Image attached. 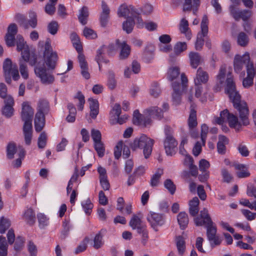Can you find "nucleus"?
I'll list each match as a JSON object with an SVG mask.
<instances>
[{
  "label": "nucleus",
  "instance_id": "obj_38",
  "mask_svg": "<svg viewBox=\"0 0 256 256\" xmlns=\"http://www.w3.org/2000/svg\"><path fill=\"white\" fill-rule=\"evenodd\" d=\"M176 246L179 254L182 256L186 250V243L182 236H178L176 238Z\"/></svg>",
  "mask_w": 256,
  "mask_h": 256
},
{
  "label": "nucleus",
  "instance_id": "obj_31",
  "mask_svg": "<svg viewBox=\"0 0 256 256\" xmlns=\"http://www.w3.org/2000/svg\"><path fill=\"white\" fill-rule=\"evenodd\" d=\"M190 64L194 68H196L202 62V59L200 55L196 52H191L188 54Z\"/></svg>",
  "mask_w": 256,
  "mask_h": 256
},
{
  "label": "nucleus",
  "instance_id": "obj_12",
  "mask_svg": "<svg viewBox=\"0 0 256 256\" xmlns=\"http://www.w3.org/2000/svg\"><path fill=\"white\" fill-rule=\"evenodd\" d=\"M206 228V236L212 246L220 245L222 242L220 237L216 236L217 228L213 222L204 224Z\"/></svg>",
  "mask_w": 256,
  "mask_h": 256
},
{
  "label": "nucleus",
  "instance_id": "obj_27",
  "mask_svg": "<svg viewBox=\"0 0 256 256\" xmlns=\"http://www.w3.org/2000/svg\"><path fill=\"white\" fill-rule=\"evenodd\" d=\"M88 101L90 103V116L92 118H96L99 112V104L97 100L89 98Z\"/></svg>",
  "mask_w": 256,
  "mask_h": 256
},
{
  "label": "nucleus",
  "instance_id": "obj_13",
  "mask_svg": "<svg viewBox=\"0 0 256 256\" xmlns=\"http://www.w3.org/2000/svg\"><path fill=\"white\" fill-rule=\"evenodd\" d=\"M146 219L152 228L158 231V228L163 226L165 223V216L164 214L150 212L148 214Z\"/></svg>",
  "mask_w": 256,
  "mask_h": 256
},
{
  "label": "nucleus",
  "instance_id": "obj_33",
  "mask_svg": "<svg viewBox=\"0 0 256 256\" xmlns=\"http://www.w3.org/2000/svg\"><path fill=\"white\" fill-rule=\"evenodd\" d=\"M106 48V46H102L96 52L97 54L95 60L98 64L100 70H101L102 63L106 64L109 62L108 60L105 59L103 56Z\"/></svg>",
  "mask_w": 256,
  "mask_h": 256
},
{
  "label": "nucleus",
  "instance_id": "obj_39",
  "mask_svg": "<svg viewBox=\"0 0 256 256\" xmlns=\"http://www.w3.org/2000/svg\"><path fill=\"white\" fill-rule=\"evenodd\" d=\"M67 108L69 110V114L67 116L66 120L68 122H73L76 120V108L74 106L72 103L68 104Z\"/></svg>",
  "mask_w": 256,
  "mask_h": 256
},
{
  "label": "nucleus",
  "instance_id": "obj_46",
  "mask_svg": "<svg viewBox=\"0 0 256 256\" xmlns=\"http://www.w3.org/2000/svg\"><path fill=\"white\" fill-rule=\"evenodd\" d=\"M107 86L110 90H114L116 86V80L115 78V74L112 71H109L108 74Z\"/></svg>",
  "mask_w": 256,
  "mask_h": 256
},
{
  "label": "nucleus",
  "instance_id": "obj_25",
  "mask_svg": "<svg viewBox=\"0 0 256 256\" xmlns=\"http://www.w3.org/2000/svg\"><path fill=\"white\" fill-rule=\"evenodd\" d=\"M34 128L36 132L42 130L45 125L44 114L40 112H36L34 118Z\"/></svg>",
  "mask_w": 256,
  "mask_h": 256
},
{
  "label": "nucleus",
  "instance_id": "obj_4",
  "mask_svg": "<svg viewBox=\"0 0 256 256\" xmlns=\"http://www.w3.org/2000/svg\"><path fill=\"white\" fill-rule=\"evenodd\" d=\"M154 143L153 139L142 134L138 137H136L130 144V146L132 150L137 148L143 149V154L145 158L147 159L151 155L152 147Z\"/></svg>",
  "mask_w": 256,
  "mask_h": 256
},
{
  "label": "nucleus",
  "instance_id": "obj_14",
  "mask_svg": "<svg viewBox=\"0 0 256 256\" xmlns=\"http://www.w3.org/2000/svg\"><path fill=\"white\" fill-rule=\"evenodd\" d=\"M248 64H253L250 62V58L249 54L246 52L242 56L240 55H236L234 57V71L238 73L242 69L244 66Z\"/></svg>",
  "mask_w": 256,
  "mask_h": 256
},
{
  "label": "nucleus",
  "instance_id": "obj_34",
  "mask_svg": "<svg viewBox=\"0 0 256 256\" xmlns=\"http://www.w3.org/2000/svg\"><path fill=\"white\" fill-rule=\"evenodd\" d=\"M154 48L152 45H150L146 48L143 54L142 58L146 63H150L154 58Z\"/></svg>",
  "mask_w": 256,
  "mask_h": 256
},
{
  "label": "nucleus",
  "instance_id": "obj_8",
  "mask_svg": "<svg viewBox=\"0 0 256 256\" xmlns=\"http://www.w3.org/2000/svg\"><path fill=\"white\" fill-rule=\"evenodd\" d=\"M34 72L36 76L39 78L41 82L46 84H51L54 80V77L50 72L48 68H46L44 62H40L34 67Z\"/></svg>",
  "mask_w": 256,
  "mask_h": 256
},
{
  "label": "nucleus",
  "instance_id": "obj_18",
  "mask_svg": "<svg viewBox=\"0 0 256 256\" xmlns=\"http://www.w3.org/2000/svg\"><path fill=\"white\" fill-rule=\"evenodd\" d=\"M4 106L2 108V114L6 118H11L14 114V100L12 96H8L4 100Z\"/></svg>",
  "mask_w": 256,
  "mask_h": 256
},
{
  "label": "nucleus",
  "instance_id": "obj_5",
  "mask_svg": "<svg viewBox=\"0 0 256 256\" xmlns=\"http://www.w3.org/2000/svg\"><path fill=\"white\" fill-rule=\"evenodd\" d=\"M44 60L48 68V70H54L56 66L58 60L57 52L52 50L50 42L49 40L46 41L44 52Z\"/></svg>",
  "mask_w": 256,
  "mask_h": 256
},
{
  "label": "nucleus",
  "instance_id": "obj_63",
  "mask_svg": "<svg viewBox=\"0 0 256 256\" xmlns=\"http://www.w3.org/2000/svg\"><path fill=\"white\" fill-rule=\"evenodd\" d=\"M82 206L86 214H90L91 213L92 210L93 208V204L89 198H88L85 201L82 202Z\"/></svg>",
  "mask_w": 256,
  "mask_h": 256
},
{
  "label": "nucleus",
  "instance_id": "obj_17",
  "mask_svg": "<svg viewBox=\"0 0 256 256\" xmlns=\"http://www.w3.org/2000/svg\"><path fill=\"white\" fill-rule=\"evenodd\" d=\"M138 13L132 6H128L125 4H122L118 10V15L119 17H124L127 19L136 18Z\"/></svg>",
  "mask_w": 256,
  "mask_h": 256
},
{
  "label": "nucleus",
  "instance_id": "obj_44",
  "mask_svg": "<svg viewBox=\"0 0 256 256\" xmlns=\"http://www.w3.org/2000/svg\"><path fill=\"white\" fill-rule=\"evenodd\" d=\"M200 4V0H193V5L192 4V0H184L183 11H190L192 10V6L197 8L199 6Z\"/></svg>",
  "mask_w": 256,
  "mask_h": 256
},
{
  "label": "nucleus",
  "instance_id": "obj_56",
  "mask_svg": "<svg viewBox=\"0 0 256 256\" xmlns=\"http://www.w3.org/2000/svg\"><path fill=\"white\" fill-rule=\"evenodd\" d=\"M94 148L98 156L100 158L103 157L105 152V148L103 142H100L94 143Z\"/></svg>",
  "mask_w": 256,
  "mask_h": 256
},
{
  "label": "nucleus",
  "instance_id": "obj_35",
  "mask_svg": "<svg viewBox=\"0 0 256 256\" xmlns=\"http://www.w3.org/2000/svg\"><path fill=\"white\" fill-rule=\"evenodd\" d=\"M200 201L197 197H194L189 202V212L190 214L194 216H196L199 210L198 205Z\"/></svg>",
  "mask_w": 256,
  "mask_h": 256
},
{
  "label": "nucleus",
  "instance_id": "obj_64",
  "mask_svg": "<svg viewBox=\"0 0 256 256\" xmlns=\"http://www.w3.org/2000/svg\"><path fill=\"white\" fill-rule=\"evenodd\" d=\"M240 204L242 206L248 208L250 210H256V200H254L252 202H250L248 199L242 198L240 200Z\"/></svg>",
  "mask_w": 256,
  "mask_h": 256
},
{
  "label": "nucleus",
  "instance_id": "obj_55",
  "mask_svg": "<svg viewBox=\"0 0 256 256\" xmlns=\"http://www.w3.org/2000/svg\"><path fill=\"white\" fill-rule=\"evenodd\" d=\"M10 226V220L8 218L2 217L0 220V233L2 234H4Z\"/></svg>",
  "mask_w": 256,
  "mask_h": 256
},
{
  "label": "nucleus",
  "instance_id": "obj_50",
  "mask_svg": "<svg viewBox=\"0 0 256 256\" xmlns=\"http://www.w3.org/2000/svg\"><path fill=\"white\" fill-rule=\"evenodd\" d=\"M8 245L6 238L0 236V256H7Z\"/></svg>",
  "mask_w": 256,
  "mask_h": 256
},
{
  "label": "nucleus",
  "instance_id": "obj_10",
  "mask_svg": "<svg viewBox=\"0 0 256 256\" xmlns=\"http://www.w3.org/2000/svg\"><path fill=\"white\" fill-rule=\"evenodd\" d=\"M30 19L23 14H18L16 15V20L20 26L24 29H28L30 27L34 28L38 24L37 16L36 13L32 12L29 15Z\"/></svg>",
  "mask_w": 256,
  "mask_h": 256
},
{
  "label": "nucleus",
  "instance_id": "obj_23",
  "mask_svg": "<svg viewBox=\"0 0 256 256\" xmlns=\"http://www.w3.org/2000/svg\"><path fill=\"white\" fill-rule=\"evenodd\" d=\"M22 60L26 62V63L28 62L29 64L35 66L39 62H37V56L36 54H30L29 50H24L22 52Z\"/></svg>",
  "mask_w": 256,
  "mask_h": 256
},
{
  "label": "nucleus",
  "instance_id": "obj_24",
  "mask_svg": "<svg viewBox=\"0 0 256 256\" xmlns=\"http://www.w3.org/2000/svg\"><path fill=\"white\" fill-rule=\"evenodd\" d=\"M233 166L236 170H239V172H238L236 173V176L238 178H245L248 177L250 176V172L248 170V166L244 164L236 163L234 164Z\"/></svg>",
  "mask_w": 256,
  "mask_h": 256
},
{
  "label": "nucleus",
  "instance_id": "obj_3",
  "mask_svg": "<svg viewBox=\"0 0 256 256\" xmlns=\"http://www.w3.org/2000/svg\"><path fill=\"white\" fill-rule=\"evenodd\" d=\"M148 116H145L140 114L138 110H135L133 114V123L137 126H146L151 123L150 117L160 120L163 118V110L157 106L152 107L146 110Z\"/></svg>",
  "mask_w": 256,
  "mask_h": 256
},
{
  "label": "nucleus",
  "instance_id": "obj_28",
  "mask_svg": "<svg viewBox=\"0 0 256 256\" xmlns=\"http://www.w3.org/2000/svg\"><path fill=\"white\" fill-rule=\"evenodd\" d=\"M228 139L224 136L220 135L217 144V150L219 154H224L226 152V145L228 144Z\"/></svg>",
  "mask_w": 256,
  "mask_h": 256
},
{
  "label": "nucleus",
  "instance_id": "obj_20",
  "mask_svg": "<svg viewBox=\"0 0 256 256\" xmlns=\"http://www.w3.org/2000/svg\"><path fill=\"white\" fill-rule=\"evenodd\" d=\"M208 79L209 75L208 72L202 68L200 67L196 71V77L194 78L195 85L206 84L208 82Z\"/></svg>",
  "mask_w": 256,
  "mask_h": 256
},
{
  "label": "nucleus",
  "instance_id": "obj_42",
  "mask_svg": "<svg viewBox=\"0 0 256 256\" xmlns=\"http://www.w3.org/2000/svg\"><path fill=\"white\" fill-rule=\"evenodd\" d=\"M163 170L158 168L151 178L150 184L152 186H157L159 184L160 179L163 174Z\"/></svg>",
  "mask_w": 256,
  "mask_h": 256
},
{
  "label": "nucleus",
  "instance_id": "obj_54",
  "mask_svg": "<svg viewBox=\"0 0 256 256\" xmlns=\"http://www.w3.org/2000/svg\"><path fill=\"white\" fill-rule=\"evenodd\" d=\"M16 152V144L14 142L9 143L6 148V154L8 158L12 159Z\"/></svg>",
  "mask_w": 256,
  "mask_h": 256
},
{
  "label": "nucleus",
  "instance_id": "obj_11",
  "mask_svg": "<svg viewBox=\"0 0 256 256\" xmlns=\"http://www.w3.org/2000/svg\"><path fill=\"white\" fill-rule=\"evenodd\" d=\"M208 20L206 15H204L200 24V32L198 34L197 38L195 42V48L197 50H200L204 44V38L208 33Z\"/></svg>",
  "mask_w": 256,
  "mask_h": 256
},
{
  "label": "nucleus",
  "instance_id": "obj_1",
  "mask_svg": "<svg viewBox=\"0 0 256 256\" xmlns=\"http://www.w3.org/2000/svg\"><path fill=\"white\" fill-rule=\"evenodd\" d=\"M226 92L233 104L234 107L239 112L240 118L244 126L250 124L248 108L246 103L241 100V96L236 90V84L232 73L227 74Z\"/></svg>",
  "mask_w": 256,
  "mask_h": 256
},
{
  "label": "nucleus",
  "instance_id": "obj_53",
  "mask_svg": "<svg viewBox=\"0 0 256 256\" xmlns=\"http://www.w3.org/2000/svg\"><path fill=\"white\" fill-rule=\"evenodd\" d=\"M16 46L17 50L19 52L22 51V52L24 50H28L23 37L20 34L16 36Z\"/></svg>",
  "mask_w": 256,
  "mask_h": 256
},
{
  "label": "nucleus",
  "instance_id": "obj_41",
  "mask_svg": "<svg viewBox=\"0 0 256 256\" xmlns=\"http://www.w3.org/2000/svg\"><path fill=\"white\" fill-rule=\"evenodd\" d=\"M106 232V230L102 229L95 236L94 240V245L93 246L95 249H98L102 247L103 245L104 242L102 240V233H104Z\"/></svg>",
  "mask_w": 256,
  "mask_h": 256
},
{
  "label": "nucleus",
  "instance_id": "obj_58",
  "mask_svg": "<svg viewBox=\"0 0 256 256\" xmlns=\"http://www.w3.org/2000/svg\"><path fill=\"white\" fill-rule=\"evenodd\" d=\"M129 224L133 230H136V227L142 224L140 218L137 215L134 214L130 221Z\"/></svg>",
  "mask_w": 256,
  "mask_h": 256
},
{
  "label": "nucleus",
  "instance_id": "obj_9",
  "mask_svg": "<svg viewBox=\"0 0 256 256\" xmlns=\"http://www.w3.org/2000/svg\"><path fill=\"white\" fill-rule=\"evenodd\" d=\"M166 138L164 141V148L167 155L172 156L175 152L178 142L173 136V132L171 128L166 126L164 128Z\"/></svg>",
  "mask_w": 256,
  "mask_h": 256
},
{
  "label": "nucleus",
  "instance_id": "obj_16",
  "mask_svg": "<svg viewBox=\"0 0 256 256\" xmlns=\"http://www.w3.org/2000/svg\"><path fill=\"white\" fill-rule=\"evenodd\" d=\"M2 68L4 73L12 74L14 80H17L20 78L18 66L16 64L12 63L10 59L7 58L5 60Z\"/></svg>",
  "mask_w": 256,
  "mask_h": 256
},
{
  "label": "nucleus",
  "instance_id": "obj_2",
  "mask_svg": "<svg viewBox=\"0 0 256 256\" xmlns=\"http://www.w3.org/2000/svg\"><path fill=\"white\" fill-rule=\"evenodd\" d=\"M34 114V110L28 102H24L22 104L21 118L24 122L23 133L24 142L28 146L30 144L32 136V120Z\"/></svg>",
  "mask_w": 256,
  "mask_h": 256
},
{
  "label": "nucleus",
  "instance_id": "obj_22",
  "mask_svg": "<svg viewBox=\"0 0 256 256\" xmlns=\"http://www.w3.org/2000/svg\"><path fill=\"white\" fill-rule=\"evenodd\" d=\"M78 60L81 69L80 72L82 76L86 80L90 78L88 72V64L86 60L84 54L78 56Z\"/></svg>",
  "mask_w": 256,
  "mask_h": 256
},
{
  "label": "nucleus",
  "instance_id": "obj_29",
  "mask_svg": "<svg viewBox=\"0 0 256 256\" xmlns=\"http://www.w3.org/2000/svg\"><path fill=\"white\" fill-rule=\"evenodd\" d=\"M186 48L187 46L186 42H177L174 46V53H172L170 55L171 60L172 61L176 56L180 55L182 52L186 50Z\"/></svg>",
  "mask_w": 256,
  "mask_h": 256
},
{
  "label": "nucleus",
  "instance_id": "obj_52",
  "mask_svg": "<svg viewBox=\"0 0 256 256\" xmlns=\"http://www.w3.org/2000/svg\"><path fill=\"white\" fill-rule=\"evenodd\" d=\"M180 68L175 66L170 68L168 72V78L169 80L172 81L176 78L180 74Z\"/></svg>",
  "mask_w": 256,
  "mask_h": 256
},
{
  "label": "nucleus",
  "instance_id": "obj_21",
  "mask_svg": "<svg viewBox=\"0 0 256 256\" xmlns=\"http://www.w3.org/2000/svg\"><path fill=\"white\" fill-rule=\"evenodd\" d=\"M247 76L242 81V86L244 88H248L252 86L254 76V68L253 64L247 66Z\"/></svg>",
  "mask_w": 256,
  "mask_h": 256
},
{
  "label": "nucleus",
  "instance_id": "obj_45",
  "mask_svg": "<svg viewBox=\"0 0 256 256\" xmlns=\"http://www.w3.org/2000/svg\"><path fill=\"white\" fill-rule=\"evenodd\" d=\"M134 24V18L127 19L122 24V29L127 34H130L132 32Z\"/></svg>",
  "mask_w": 256,
  "mask_h": 256
},
{
  "label": "nucleus",
  "instance_id": "obj_37",
  "mask_svg": "<svg viewBox=\"0 0 256 256\" xmlns=\"http://www.w3.org/2000/svg\"><path fill=\"white\" fill-rule=\"evenodd\" d=\"M188 124L190 128L196 127L197 124L196 112V110L191 106L190 112L188 119Z\"/></svg>",
  "mask_w": 256,
  "mask_h": 256
},
{
  "label": "nucleus",
  "instance_id": "obj_15",
  "mask_svg": "<svg viewBox=\"0 0 256 256\" xmlns=\"http://www.w3.org/2000/svg\"><path fill=\"white\" fill-rule=\"evenodd\" d=\"M230 12L234 18L238 21L242 19L244 21L248 20L252 15V12L248 10H240L235 6L231 5L230 6Z\"/></svg>",
  "mask_w": 256,
  "mask_h": 256
},
{
  "label": "nucleus",
  "instance_id": "obj_48",
  "mask_svg": "<svg viewBox=\"0 0 256 256\" xmlns=\"http://www.w3.org/2000/svg\"><path fill=\"white\" fill-rule=\"evenodd\" d=\"M237 42L240 46H246L249 42L248 37L244 32H240L238 36Z\"/></svg>",
  "mask_w": 256,
  "mask_h": 256
},
{
  "label": "nucleus",
  "instance_id": "obj_40",
  "mask_svg": "<svg viewBox=\"0 0 256 256\" xmlns=\"http://www.w3.org/2000/svg\"><path fill=\"white\" fill-rule=\"evenodd\" d=\"M88 15L89 14L88 7L84 6L80 10V14L78 16V20L82 24L85 25L87 23Z\"/></svg>",
  "mask_w": 256,
  "mask_h": 256
},
{
  "label": "nucleus",
  "instance_id": "obj_61",
  "mask_svg": "<svg viewBox=\"0 0 256 256\" xmlns=\"http://www.w3.org/2000/svg\"><path fill=\"white\" fill-rule=\"evenodd\" d=\"M83 34L88 39H95L97 38L96 32L93 30L88 27L84 28Z\"/></svg>",
  "mask_w": 256,
  "mask_h": 256
},
{
  "label": "nucleus",
  "instance_id": "obj_32",
  "mask_svg": "<svg viewBox=\"0 0 256 256\" xmlns=\"http://www.w3.org/2000/svg\"><path fill=\"white\" fill-rule=\"evenodd\" d=\"M177 220L181 230H185L188 224L189 218L187 214L185 212H180L177 216Z\"/></svg>",
  "mask_w": 256,
  "mask_h": 256
},
{
  "label": "nucleus",
  "instance_id": "obj_60",
  "mask_svg": "<svg viewBox=\"0 0 256 256\" xmlns=\"http://www.w3.org/2000/svg\"><path fill=\"white\" fill-rule=\"evenodd\" d=\"M89 240L88 238L86 237L76 248L75 253L76 254H78L84 251L87 248V244L89 242Z\"/></svg>",
  "mask_w": 256,
  "mask_h": 256
},
{
  "label": "nucleus",
  "instance_id": "obj_19",
  "mask_svg": "<svg viewBox=\"0 0 256 256\" xmlns=\"http://www.w3.org/2000/svg\"><path fill=\"white\" fill-rule=\"evenodd\" d=\"M194 222L196 226H202L204 224L212 223V222L208 210L206 208H204L200 212V216L196 218Z\"/></svg>",
  "mask_w": 256,
  "mask_h": 256
},
{
  "label": "nucleus",
  "instance_id": "obj_57",
  "mask_svg": "<svg viewBox=\"0 0 256 256\" xmlns=\"http://www.w3.org/2000/svg\"><path fill=\"white\" fill-rule=\"evenodd\" d=\"M59 25L56 21L52 20L48 25V31L52 35H55L58 30Z\"/></svg>",
  "mask_w": 256,
  "mask_h": 256
},
{
  "label": "nucleus",
  "instance_id": "obj_7",
  "mask_svg": "<svg viewBox=\"0 0 256 256\" xmlns=\"http://www.w3.org/2000/svg\"><path fill=\"white\" fill-rule=\"evenodd\" d=\"M34 72L36 76L39 78L41 82L46 84H51L54 80V77L50 72L48 68H46L44 62H40L34 67Z\"/></svg>",
  "mask_w": 256,
  "mask_h": 256
},
{
  "label": "nucleus",
  "instance_id": "obj_49",
  "mask_svg": "<svg viewBox=\"0 0 256 256\" xmlns=\"http://www.w3.org/2000/svg\"><path fill=\"white\" fill-rule=\"evenodd\" d=\"M48 136L45 132H43L40 134L38 139V146L40 149H44L46 146Z\"/></svg>",
  "mask_w": 256,
  "mask_h": 256
},
{
  "label": "nucleus",
  "instance_id": "obj_6",
  "mask_svg": "<svg viewBox=\"0 0 256 256\" xmlns=\"http://www.w3.org/2000/svg\"><path fill=\"white\" fill-rule=\"evenodd\" d=\"M216 122L218 124H222L224 122H228L229 126L239 131L241 128V124L238 121V117L232 113H230L227 109L222 111L220 116L215 119Z\"/></svg>",
  "mask_w": 256,
  "mask_h": 256
},
{
  "label": "nucleus",
  "instance_id": "obj_30",
  "mask_svg": "<svg viewBox=\"0 0 256 256\" xmlns=\"http://www.w3.org/2000/svg\"><path fill=\"white\" fill-rule=\"evenodd\" d=\"M172 86L174 90V93L172 94L173 102L175 104H178L181 101L180 84L178 82H174L172 83Z\"/></svg>",
  "mask_w": 256,
  "mask_h": 256
},
{
  "label": "nucleus",
  "instance_id": "obj_43",
  "mask_svg": "<svg viewBox=\"0 0 256 256\" xmlns=\"http://www.w3.org/2000/svg\"><path fill=\"white\" fill-rule=\"evenodd\" d=\"M49 111V104L48 100H40L38 103V109L37 112L46 114Z\"/></svg>",
  "mask_w": 256,
  "mask_h": 256
},
{
  "label": "nucleus",
  "instance_id": "obj_62",
  "mask_svg": "<svg viewBox=\"0 0 256 256\" xmlns=\"http://www.w3.org/2000/svg\"><path fill=\"white\" fill-rule=\"evenodd\" d=\"M39 226L40 228H44L48 224V219L43 214H37Z\"/></svg>",
  "mask_w": 256,
  "mask_h": 256
},
{
  "label": "nucleus",
  "instance_id": "obj_51",
  "mask_svg": "<svg viewBox=\"0 0 256 256\" xmlns=\"http://www.w3.org/2000/svg\"><path fill=\"white\" fill-rule=\"evenodd\" d=\"M19 65L20 71L22 77L25 80L28 79V73L26 62L20 58L19 60Z\"/></svg>",
  "mask_w": 256,
  "mask_h": 256
},
{
  "label": "nucleus",
  "instance_id": "obj_59",
  "mask_svg": "<svg viewBox=\"0 0 256 256\" xmlns=\"http://www.w3.org/2000/svg\"><path fill=\"white\" fill-rule=\"evenodd\" d=\"M164 186L171 194H174L176 190V186L170 179H166L164 182Z\"/></svg>",
  "mask_w": 256,
  "mask_h": 256
},
{
  "label": "nucleus",
  "instance_id": "obj_36",
  "mask_svg": "<svg viewBox=\"0 0 256 256\" xmlns=\"http://www.w3.org/2000/svg\"><path fill=\"white\" fill-rule=\"evenodd\" d=\"M23 218L29 224H33L35 222L36 216L32 209H27L23 214Z\"/></svg>",
  "mask_w": 256,
  "mask_h": 256
},
{
  "label": "nucleus",
  "instance_id": "obj_26",
  "mask_svg": "<svg viewBox=\"0 0 256 256\" xmlns=\"http://www.w3.org/2000/svg\"><path fill=\"white\" fill-rule=\"evenodd\" d=\"M116 44L121 49L120 54V58L124 59L128 58L130 54V46L125 42H120L118 40H116Z\"/></svg>",
  "mask_w": 256,
  "mask_h": 256
},
{
  "label": "nucleus",
  "instance_id": "obj_47",
  "mask_svg": "<svg viewBox=\"0 0 256 256\" xmlns=\"http://www.w3.org/2000/svg\"><path fill=\"white\" fill-rule=\"evenodd\" d=\"M180 30L182 33L184 34L188 40L190 38V34L188 32V23L187 20L182 18L180 23Z\"/></svg>",
  "mask_w": 256,
  "mask_h": 256
}]
</instances>
